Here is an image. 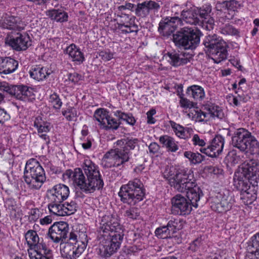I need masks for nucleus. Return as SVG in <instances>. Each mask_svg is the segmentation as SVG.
Instances as JSON below:
<instances>
[{"instance_id": "obj_30", "label": "nucleus", "mask_w": 259, "mask_h": 259, "mask_svg": "<svg viewBox=\"0 0 259 259\" xmlns=\"http://www.w3.org/2000/svg\"><path fill=\"white\" fill-rule=\"evenodd\" d=\"M159 142L168 151L175 152L179 149L178 142L173 138L167 135L160 136Z\"/></svg>"}, {"instance_id": "obj_55", "label": "nucleus", "mask_w": 259, "mask_h": 259, "mask_svg": "<svg viewBox=\"0 0 259 259\" xmlns=\"http://www.w3.org/2000/svg\"><path fill=\"white\" fill-rule=\"evenodd\" d=\"M159 146L155 142L151 143L149 147V150L150 153L154 154L157 153L159 150Z\"/></svg>"}, {"instance_id": "obj_21", "label": "nucleus", "mask_w": 259, "mask_h": 259, "mask_svg": "<svg viewBox=\"0 0 259 259\" xmlns=\"http://www.w3.org/2000/svg\"><path fill=\"white\" fill-rule=\"evenodd\" d=\"M14 95L18 100L24 101H32L35 99L32 88L27 85H18L13 88Z\"/></svg>"}, {"instance_id": "obj_58", "label": "nucleus", "mask_w": 259, "mask_h": 259, "mask_svg": "<svg viewBox=\"0 0 259 259\" xmlns=\"http://www.w3.org/2000/svg\"><path fill=\"white\" fill-rule=\"evenodd\" d=\"M228 102L231 105L238 106L239 104V101L237 97L233 95H229L228 97Z\"/></svg>"}, {"instance_id": "obj_44", "label": "nucleus", "mask_w": 259, "mask_h": 259, "mask_svg": "<svg viewBox=\"0 0 259 259\" xmlns=\"http://www.w3.org/2000/svg\"><path fill=\"white\" fill-rule=\"evenodd\" d=\"M61 112L67 121H73L77 116L76 110L72 107L62 109Z\"/></svg>"}, {"instance_id": "obj_47", "label": "nucleus", "mask_w": 259, "mask_h": 259, "mask_svg": "<svg viewBox=\"0 0 259 259\" xmlns=\"http://www.w3.org/2000/svg\"><path fill=\"white\" fill-rule=\"evenodd\" d=\"M140 215L139 210L137 208L132 207L125 211L124 216L128 219L136 220Z\"/></svg>"}, {"instance_id": "obj_33", "label": "nucleus", "mask_w": 259, "mask_h": 259, "mask_svg": "<svg viewBox=\"0 0 259 259\" xmlns=\"http://www.w3.org/2000/svg\"><path fill=\"white\" fill-rule=\"evenodd\" d=\"M74 243V248L69 259H76L82 253L87 246V243L84 241H77L76 239Z\"/></svg>"}, {"instance_id": "obj_32", "label": "nucleus", "mask_w": 259, "mask_h": 259, "mask_svg": "<svg viewBox=\"0 0 259 259\" xmlns=\"http://www.w3.org/2000/svg\"><path fill=\"white\" fill-rule=\"evenodd\" d=\"M47 15L57 22H63L68 20V14L62 10L52 9L46 12Z\"/></svg>"}, {"instance_id": "obj_9", "label": "nucleus", "mask_w": 259, "mask_h": 259, "mask_svg": "<svg viewBox=\"0 0 259 259\" xmlns=\"http://www.w3.org/2000/svg\"><path fill=\"white\" fill-rule=\"evenodd\" d=\"M118 195L123 203L135 205L145 196L143 184L138 179L130 181L120 187Z\"/></svg>"}, {"instance_id": "obj_63", "label": "nucleus", "mask_w": 259, "mask_h": 259, "mask_svg": "<svg viewBox=\"0 0 259 259\" xmlns=\"http://www.w3.org/2000/svg\"><path fill=\"white\" fill-rule=\"evenodd\" d=\"M82 136L83 137L86 136L88 134V130L87 128V126L85 125H84L81 130V131Z\"/></svg>"}, {"instance_id": "obj_43", "label": "nucleus", "mask_w": 259, "mask_h": 259, "mask_svg": "<svg viewBox=\"0 0 259 259\" xmlns=\"http://www.w3.org/2000/svg\"><path fill=\"white\" fill-rule=\"evenodd\" d=\"M221 32L224 35L239 36V31L233 25L226 24L221 28Z\"/></svg>"}, {"instance_id": "obj_57", "label": "nucleus", "mask_w": 259, "mask_h": 259, "mask_svg": "<svg viewBox=\"0 0 259 259\" xmlns=\"http://www.w3.org/2000/svg\"><path fill=\"white\" fill-rule=\"evenodd\" d=\"M52 221L53 220L52 217L50 215H47L43 218L40 219L39 222L41 225L45 226L51 224Z\"/></svg>"}, {"instance_id": "obj_28", "label": "nucleus", "mask_w": 259, "mask_h": 259, "mask_svg": "<svg viewBox=\"0 0 259 259\" xmlns=\"http://www.w3.org/2000/svg\"><path fill=\"white\" fill-rule=\"evenodd\" d=\"M51 73V71L48 68L40 66H33L29 71L30 77L38 81L44 80Z\"/></svg>"}, {"instance_id": "obj_53", "label": "nucleus", "mask_w": 259, "mask_h": 259, "mask_svg": "<svg viewBox=\"0 0 259 259\" xmlns=\"http://www.w3.org/2000/svg\"><path fill=\"white\" fill-rule=\"evenodd\" d=\"M99 56L103 61H108L113 58V55L109 52L102 51L100 53Z\"/></svg>"}, {"instance_id": "obj_18", "label": "nucleus", "mask_w": 259, "mask_h": 259, "mask_svg": "<svg viewBox=\"0 0 259 259\" xmlns=\"http://www.w3.org/2000/svg\"><path fill=\"white\" fill-rule=\"evenodd\" d=\"M25 238L29 246L28 253L29 257H30L31 251L38 252L47 247L46 244L42 243V241H40L37 232L34 230H28L25 233Z\"/></svg>"}, {"instance_id": "obj_31", "label": "nucleus", "mask_w": 259, "mask_h": 259, "mask_svg": "<svg viewBox=\"0 0 259 259\" xmlns=\"http://www.w3.org/2000/svg\"><path fill=\"white\" fill-rule=\"evenodd\" d=\"M186 93L188 96L195 100H201L205 97V92L203 88L197 85H193L188 87Z\"/></svg>"}, {"instance_id": "obj_14", "label": "nucleus", "mask_w": 259, "mask_h": 259, "mask_svg": "<svg viewBox=\"0 0 259 259\" xmlns=\"http://www.w3.org/2000/svg\"><path fill=\"white\" fill-rule=\"evenodd\" d=\"M6 43L16 51L26 50L31 45L29 35L20 32L9 34L6 38Z\"/></svg>"}, {"instance_id": "obj_62", "label": "nucleus", "mask_w": 259, "mask_h": 259, "mask_svg": "<svg viewBox=\"0 0 259 259\" xmlns=\"http://www.w3.org/2000/svg\"><path fill=\"white\" fill-rule=\"evenodd\" d=\"M39 137L42 139H43L44 140H45L46 143L47 144H49L50 143V139H49V136L46 134V133H45V134L43 133H41V134H39Z\"/></svg>"}, {"instance_id": "obj_5", "label": "nucleus", "mask_w": 259, "mask_h": 259, "mask_svg": "<svg viewBox=\"0 0 259 259\" xmlns=\"http://www.w3.org/2000/svg\"><path fill=\"white\" fill-rule=\"evenodd\" d=\"M139 140L136 138L122 139L114 143V149L104 155L102 165L106 167H117L129 160L132 150L135 148Z\"/></svg>"}, {"instance_id": "obj_15", "label": "nucleus", "mask_w": 259, "mask_h": 259, "mask_svg": "<svg viewBox=\"0 0 259 259\" xmlns=\"http://www.w3.org/2000/svg\"><path fill=\"white\" fill-rule=\"evenodd\" d=\"M69 231L68 225L65 222L55 223L49 229L48 235L55 243L66 241Z\"/></svg>"}, {"instance_id": "obj_51", "label": "nucleus", "mask_w": 259, "mask_h": 259, "mask_svg": "<svg viewBox=\"0 0 259 259\" xmlns=\"http://www.w3.org/2000/svg\"><path fill=\"white\" fill-rule=\"evenodd\" d=\"M226 10L235 11L239 6V3L236 1H226Z\"/></svg>"}, {"instance_id": "obj_13", "label": "nucleus", "mask_w": 259, "mask_h": 259, "mask_svg": "<svg viewBox=\"0 0 259 259\" xmlns=\"http://www.w3.org/2000/svg\"><path fill=\"white\" fill-rule=\"evenodd\" d=\"M232 145L241 151L256 152L258 142L251 133L243 128L238 129L234 133L232 139Z\"/></svg>"}, {"instance_id": "obj_12", "label": "nucleus", "mask_w": 259, "mask_h": 259, "mask_svg": "<svg viewBox=\"0 0 259 259\" xmlns=\"http://www.w3.org/2000/svg\"><path fill=\"white\" fill-rule=\"evenodd\" d=\"M174 42L185 49H193L200 42L199 31L195 26L184 27L173 35Z\"/></svg>"}, {"instance_id": "obj_10", "label": "nucleus", "mask_w": 259, "mask_h": 259, "mask_svg": "<svg viewBox=\"0 0 259 259\" xmlns=\"http://www.w3.org/2000/svg\"><path fill=\"white\" fill-rule=\"evenodd\" d=\"M200 20L198 17L197 10L192 9L188 11L183 10L181 13V18L177 16L167 17L159 23V27L166 33L170 34L174 32L179 25H183V22L186 23L196 25Z\"/></svg>"}, {"instance_id": "obj_45", "label": "nucleus", "mask_w": 259, "mask_h": 259, "mask_svg": "<svg viewBox=\"0 0 259 259\" xmlns=\"http://www.w3.org/2000/svg\"><path fill=\"white\" fill-rule=\"evenodd\" d=\"M155 234L157 237L162 239L171 238L173 236L167 226L157 228L155 231Z\"/></svg>"}, {"instance_id": "obj_48", "label": "nucleus", "mask_w": 259, "mask_h": 259, "mask_svg": "<svg viewBox=\"0 0 259 259\" xmlns=\"http://www.w3.org/2000/svg\"><path fill=\"white\" fill-rule=\"evenodd\" d=\"M205 242L203 241L201 238H198L195 239L192 243L190 245V248L196 251L199 249H203L205 245Z\"/></svg>"}, {"instance_id": "obj_27", "label": "nucleus", "mask_w": 259, "mask_h": 259, "mask_svg": "<svg viewBox=\"0 0 259 259\" xmlns=\"http://www.w3.org/2000/svg\"><path fill=\"white\" fill-rule=\"evenodd\" d=\"M231 206V204L228 202L226 197H222L221 194H219L211 203V207L213 210L222 213L229 210Z\"/></svg>"}, {"instance_id": "obj_34", "label": "nucleus", "mask_w": 259, "mask_h": 259, "mask_svg": "<svg viewBox=\"0 0 259 259\" xmlns=\"http://www.w3.org/2000/svg\"><path fill=\"white\" fill-rule=\"evenodd\" d=\"M109 111L105 108H98L94 112V118L98 121V125L100 128L103 125V123L105 122V120L108 118L109 115Z\"/></svg>"}, {"instance_id": "obj_40", "label": "nucleus", "mask_w": 259, "mask_h": 259, "mask_svg": "<svg viewBox=\"0 0 259 259\" xmlns=\"http://www.w3.org/2000/svg\"><path fill=\"white\" fill-rule=\"evenodd\" d=\"M171 234L176 233L177 231L181 229L183 227L182 223L179 219H171L170 220L166 225Z\"/></svg>"}, {"instance_id": "obj_50", "label": "nucleus", "mask_w": 259, "mask_h": 259, "mask_svg": "<svg viewBox=\"0 0 259 259\" xmlns=\"http://www.w3.org/2000/svg\"><path fill=\"white\" fill-rule=\"evenodd\" d=\"M68 78V80L74 84H77L79 81L82 79V76L75 72L69 74Z\"/></svg>"}, {"instance_id": "obj_56", "label": "nucleus", "mask_w": 259, "mask_h": 259, "mask_svg": "<svg viewBox=\"0 0 259 259\" xmlns=\"http://www.w3.org/2000/svg\"><path fill=\"white\" fill-rule=\"evenodd\" d=\"M10 150L6 149L4 145L0 144V157L5 159H6L8 158V156L7 155V154H10Z\"/></svg>"}, {"instance_id": "obj_7", "label": "nucleus", "mask_w": 259, "mask_h": 259, "mask_svg": "<svg viewBox=\"0 0 259 259\" xmlns=\"http://www.w3.org/2000/svg\"><path fill=\"white\" fill-rule=\"evenodd\" d=\"M177 95L180 98L179 103L180 107L186 110H191L188 116L193 120L198 122L207 121L215 118L222 119L224 117L222 109L218 106L209 105L203 110H200L195 107L196 104L184 97L182 90L178 91Z\"/></svg>"}, {"instance_id": "obj_39", "label": "nucleus", "mask_w": 259, "mask_h": 259, "mask_svg": "<svg viewBox=\"0 0 259 259\" xmlns=\"http://www.w3.org/2000/svg\"><path fill=\"white\" fill-rule=\"evenodd\" d=\"M5 205L11 217L16 218L19 214V209L16 206V202L12 199H8L5 203Z\"/></svg>"}, {"instance_id": "obj_59", "label": "nucleus", "mask_w": 259, "mask_h": 259, "mask_svg": "<svg viewBox=\"0 0 259 259\" xmlns=\"http://www.w3.org/2000/svg\"><path fill=\"white\" fill-rule=\"evenodd\" d=\"M217 11H222L226 10V1L217 2L215 5Z\"/></svg>"}, {"instance_id": "obj_17", "label": "nucleus", "mask_w": 259, "mask_h": 259, "mask_svg": "<svg viewBox=\"0 0 259 259\" xmlns=\"http://www.w3.org/2000/svg\"><path fill=\"white\" fill-rule=\"evenodd\" d=\"M160 6L158 2L153 1H146L137 5L136 13L142 17H145L148 15L151 17L158 13Z\"/></svg>"}, {"instance_id": "obj_37", "label": "nucleus", "mask_w": 259, "mask_h": 259, "mask_svg": "<svg viewBox=\"0 0 259 259\" xmlns=\"http://www.w3.org/2000/svg\"><path fill=\"white\" fill-rule=\"evenodd\" d=\"M34 126L37 128L38 134L47 133L51 128V125L49 122L44 121L41 118H38L35 119Z\"/></svg>"}, {"instance_id": "obj_6", "label": "nucleus", "mask_w": 259, "mask_h": 259, "mask_svg": "<svg viewBox=\"0 0 259 259\" xmlns=\"http://www.w3.org/2000/svg\"><path fill=\"white\" fill-rule=\"evenodd\" d=\"M259 166L257 161L251 160L239 166L234 176V185L244 197L249 194L248 183L254 188L258 186Z\"/></svg>"}, {"instance_id": "obj_2", "label": "nucleus", "mask_w": 259, "mask_h": 259, "mask_svg": "<svg viewBox=\"0 0 259 259\" xmlns=\"http://www.w3.org/2000/svg\"><path fill=\"white\" fill-rule=\"evenodd\" d=\"M99 229L100 250L104 256L109 257L119 248L123 229L116 215L107 214L101 217Z\"/></svg>"}, {"instance_id": "obj_49", "label": "nucleus", "mask_w": 259, "mask_h": 259, "mask_svg": "<svg viewBox=\"0 0 259 259\" xmlns=\"http://www.w3.org/2000/svg\"><path fill=\"white\" fill-rule=\"evenodd\" d=\"M14 86L11 87L8 83L6 82H0V94L4 96L5 93L14 94L13 88Z\"/></svg>"}, {"instance_id": "obj_52", "label": "nucleus", "mask_w": 259, "mask_h": 259, "mask_svg": "<svg viewBox=\"0 0 259 259\" xmlns=\"http://www.w3.org/2000/svg\"><path fill=\"white\" fill-rule=\"evenodd\" d=\"M156 110L151 109L147 112V123L148 124H154L156 122V119L153 117L156 114Z\"/></svg>"}, {"instance_id": "obj_60", "label": "nucleus", "mask_w": 259, "mask_h": 259, "mask_svg": "<svg viewBox=\"0 0 259 259\" xmlns=\"http://www.w3.org/2000/svg\"><path fill=\"white\" fill-rule=\"evenodd\" d=\"M82 147L84 149H88L91 148L92 146V141L91 139L87 138V140H85L84 142H82Z\"/></svg>"}, {"instance_id": "obj_3", "label": "nucleus", "mask_w": 259, "mask_h": 259, "mask_svg": "<svg viewBox=\"0 0 259 259\" xmlns=\"http://www.w3.org/2000/svg\"><path fill=\"white\" fill-rule=\"evenodd\" d=\"M164 177L167 179L171 187L180 192H186L187 197L192 206L197 208V202L202 196L201 190L196 183L192 169L176 170L170 168Z\"/></svg>"}, {"instance_id": "obj_29", "label": "nucleus", "mask_w": 259, "mask_h": 259, "mask_svg": "<svg viewBox=\"0 0 259 259\" xmlns=\"http://www.w3.org/2000/svg\"><path fill=\"white\" fill-rule=\"evenodd\" d=\"M171 127L176 136L181 139H189L191 137V135L194 132L193 128L191 127H184L175 122L171 123Z\"/></svg>"}, {"instance_id": "obj_23", "label": "nucleus", "mask_w": 259, "mask_h": 259, "mask_svg": "<svg viewBox=\"0 0 259 259\" xmlns=\"http://www.w3.org/2000/svg\"><path fill=\"white\" fill-rule=\"evenodd\" d=\"M17 61L10 57L0 58V73L5 74L14 72L18 68Z\"/></svg>"}, {"instance_id": "obj_42", "label": "nucleus", "mask_w": 259, "mask_h": 259, "mask_svg": "<svg viewBox=\"0 0 259 259\" xmlns=\"http://www.w3.org/2000/svg\"><path fill=\"white\" fill-rule=\"evenodd\" d=\"M190 138L192 145L195 147H202L206 145V139L202 135L194 134L193 132Z\"/></svg>"}, {"instance_id": "obj_20", "label": "nucleus", "mask_w": 259, "mask_h": 259, "mask_svg": "<svg viewBox=\"0 0 259 259\" xmlns=\"http://www.w3.org/2000/svg\"><path fill=\"white\" fill-rule=\"evenodd\" d=\"M0 26L10 30L20 31L24 29L25 24L20 18L5 14L0 20Z\"/></svg>"}, {"instance_id": "obj_61", "label": "nucleus", "mask_w": 259, "mask_h": 259, "mask_svg": "<svg viewBox=\"0 0 259 259\" xmlns=\"http://www.w3.org/2000/svg\"><path fill=\"white\" fill-rule=\"evenodd\" d=\"M253 22L256 27H254L253 28V29L252 30V31H251V33H252V35H254L258 31L257 27L259 26V19H257V18L255 19L254 20Z\"/></svg>"}, {"instance_id": "obj_41", "label": "nucleus", "mask_w": 259, "mask_h": 259, "mask_svg": "<svg viewBox=\"0 0 259 259\" xmlns=\"http://www.w3.org/2000/svg\"><path fill=\"white\" fill-rule=\"evenodd\" d=\"M49 103L50 106L56 110H59L63 104L59 96L55 93L50 96Z\"/></svg>"}, {"instance_id": "obj_19", "label": "nucleus", "mask_w": 259, "mask_h": 259, "mask_svg": "<svg viewBox=\"0 0 259 259\" xmlns=\"http://www.w3.org/2000/svg\"><path fill=\"white\" fill-rule=\"evenodd\" d=\"M224 143V138L222 136L217 135L207 148H201L200 151L209 157H215L222 153Z\"/></svg>"}, {"instance_id": "obj_46", "label": "nucleus", "mask_w": 259, "mask_h": 259, "mask_svg": "<svg viewBox=\"0 0 259 259\" xmlns=\"http://www.w3.org/2000/svg\"><path fill=\"white\" fill-rule=\"evenodd\" d=\"M114 115L120 119L125 120L130 125H133L136 122L134 117L131 114H126L117 110L115 112Z\"/></svg>"}, {"instance_id": "obj_54", "label": "nucleus", "mask_w": 259, "mask_h": 259, "mask_svg": "<svg viewBox=\"0 0 259 259\" xmlns=\"http://www.w3.org/2000/svg\"><path fill=\"white\" fill-rule=\"evenodd\" d=\"M10 118V115L4 109H0V123H3Z\"/></svg>"}, {"instance_id": "obj_1", "label": "nucleus", "mask_w": 259, "mask_h": 259, "mask_svg": "<svg viewBox=\"0 0 259 259\" xmlns=\"http://www.w3.org/2000/svg\"><path fill=\"white\" fill-rule=\"evenodd\" d=\"M82 166L87 178L81 169L76 168L73 170H66L62 175L63 181L72 183L86 194L92 193L102 189L104 182L98 166L88 157L84 158Z\"/></svg>"}, {"instance_id": "obj_38", "label": "nucleus", "mask_w": 259, "mask_h": 259, "mask_svg": "<svg viewBox=\"0 0 259 259\" xmlns=\"http://www.w3.org/2000/svg\"><path fill=\"white\" fill-rule=\"evenodd\" d=\"M119 122L109 114L105 122L103 123L101 128L105 130H116L119 127Z\"/></svg>"}, {"instance_id": "obj_26", "label": "nucleus", "mask_w": 259, "mask_h": 259, "mask_svg": "<svg viewBox=\"0 0 259 259\" xmlns=\"http://www.w3.org/2000/svg\"><path fill=\"white\" fill-rule=\"evenodd\" d=\"M167 56L169 58L168 61L175 66H178L186 64L190 62L192 58V55L189 54L181 53L180 54L176 52L168 53Z\"/></svg>"}, {"instance_id": "obj_64", "label": "nucleus", "mask_w": 259, "mask_h": 259, "mask_svg": "<svg viewBox=\"0 0 259 259\" xmlns=\"http://www.w3.org/2000/svg\"><path fill=\"white\" fill-rule=\"evenodd\" d=\"M246 81V80L245 78L241 79L238 82V85L240 86L241 84H244Z\"/></svg>"}, {"instance_id": "obj_4", "label": "nucleus", "mask_w": 259, "mask_h": 259, "mask_svg": "<svg viewBox=\"0 0 259 259\" xmlns=\"http://www.w3.org/2000/svg\"><path fill=\"white\" fill-rule=\"evenodd\" d=\"M69 194V187L62 184H57L48 190L47 195L51 202L48 204L50 212L57 216L73 214L77 207V204L74 201L62 203L67 199Z\"/></svg>"}, {"instance_id": "obj_35", "label": "nucleus", "mask_w": 259, "mask_h": 259, "mask_svg": "<svg viewBox=\"0 0 259 259\" xmlns=\"http://www.w3.org/2000/svg\"><path fill=\"white\" fill-rule=\"evenodd\" d=\"M30 259H54L52 257L51 250L47 247L38 252L31 251Z\"/></svg>"}, {"instance_id": "obj_24", "label": "nucleus", "mask_w": 259, "mask_h": 259, "mask_svg": "<svg viewBox=\"0 0 259 259\" xmlns=\"http://www.w3.org/2000/svg\"><path fill=\"white\" fill-rule=\"evenodd\" d=\"M66 53L68 55L70 59L76 64H80L84 61L83 53L73 44L66 48Z\"/></svg>"}, {"instance_id": "obj_22", "label": "nucleus", "mask_w": 259, "mask_h": 259, "mask_svg": "<svg viewBox=\"0 0 259 259\" xmlns=\"http://www.w3.org/2000/svg\"><path fill=\"white\" fill-rule=\"evenodd\" d=\"M211 11V6L209 5H205L199 10H197L198 17L199 19H201L202 26L207 30H212L214 25V21L210 16Z\"/></svg>"}, {"instance_id": "obj_11", "label": "nucleus", "mask_w": 259, "mask_h": 259, "mask_svg": "<svg viewBox=\"0 0 259 259\" xmlns=\"http://www.w3.org/2000/svg\"><path fill=\"white\" fill-rule=\"evenodd\" d=\"M210 58L215 63L225 60L228 56L226 42L216 34L209 35L203 41Z\"/></svg>"}, {"instance_id": "obj_16", "label": "nucleus", "mask_w": 259, "mask_h": 259, "mask_svg": "<svg viewBox=\"0 0 259 259\" xmlns=\"http://www.w3.org/2000/svg\"><path fill=\"white\" fill-rule=\"evenodd\" d=\"M171 210L175 214L187 215L192 211V205L184 196L176 195L171 199Z\"/></svg>"}, {"instance_id": "obj_36", "label": "nucleus", "mask_w": 259, "mask_h": 259, "mask_svg": "<svg viewBox=\"0 0 259 259\" xmlns=\"http://www.w3.org/2000/svg\"><path fill=\"white\" fill-rule=\"evenodd\" d=\"M184 157L188 159L192 164H196L201 163L204 159V156L197 152L194 153L190 151H187L184 153Z\"/></svg>"}, {"instance_id": "obj_8", "label": "nucleus", "mask_w": 259, "mask_h": 259, "mask_svg": "<svg viewBox=\"0 0 259 259\" xmlns=\"http://www.w3.org/2000/svg\"><path fill=\"white\" fill-rule=\"evenodd\" d=\"M23 177L28 187L32 190L39 189L46 179L44 168L39 162L34 158L27 161Z\"/></svg>"}, {"instance_id": "obj_25", "label": "nucleus", "mask_w": 259, "mask_h": 259, "mask_svg": "<svg viewBox=\"0 0 259 259\" xmlns=\"http://www.w3.org/2000/svg\"><path fill=\"white\" fill-rule=\"evenodd\" d=\"M76 239V235L73 233H71L69 240L67 241L61 242L60 244V249L61 255L63 258L69 259L74 248V241Z\"/></svg>"}]
</instances>
